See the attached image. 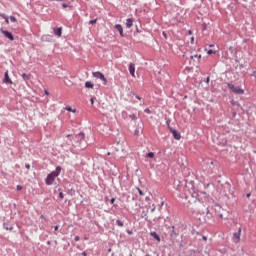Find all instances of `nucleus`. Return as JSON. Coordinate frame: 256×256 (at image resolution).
Here are the masks:
<instances>
[{
    "label": "nucleus",
    "mask_w": 256,
    "mask_h": 256,
    "mask_svg": "<svg viewBox=\"0 0 256 256\" xmlns=\"http://www.w3.org/2000/svg\"><path fill=\"white\" fill-rule=\"evenodd\" d=\"M166 125H167L169 131H171V129H173V127H171V120L170 119L166 120Z\"/></svg>",
    "instance_id": "24"
},
{
    "label": "nucleus",
    "mask_w": 256,
    "mask_h": 256,
    "mask_svg": "<svg viewBox=\"0 0 256 256\" xmlns=\"http://www.w3.org/2000/svg\"><path fill=\"white\" fill-rule=\"evenodd\" d=\"M162 35L165 39H167V33L166 32H162Z\"/></svg>",
    "instance_id": "43"
},
{
    "label": "nucleus",
    "mask_w": 256,
    "mask_h": 256,
    "mask_svg": "<svg viewBox=\"0 0 256 256\" xmlns=\"http://www.w3.org/2000/svg\"><path fill=\"white\" fill-rule=\"evenodd\" d=\"M54 244L57 245V240L54 241Z\"/></svg>",
    "instance_id": "62"
},
{
    "label": "nucleus",
    "mask_w": 256,
    "mask_h": 256,
    "mask_svg": "<svg viewBox=\"0 0 256 256\" xmlns=\"http://www.w3.org/2000/svg\"><path fill=\"white\" fill-rule=\"evenodd\" d=\"M129 118L131 119V121H135L137 119V115L136 114H131L129 116Z\"/></svg>",
    "instance_id": "26"
},
{
    "label": "nucleus",
    "mask_w": 256,
    "mask_h": 256,
    "mask_svg": "<svg viewBox=\"0 0 256 256\" xmlns=\"http://www.w3.org/2000/svg\"><path fill=\"white\" fill-rule=\"evenodd\" d=\"M65 109H66V111H69V113H76L77 112V110L71 108V106H66Z\"/></svg>",
    "instance_id": "20"
},
{
    "label": "nucleus",
    "mask_w": 256,
    "mask_h": 256,
    "mask_svg": "<svg viewBox=\"0 0 256 256\" xmlns=\"http://www.w3.org/2000/svg\"><path fill=\"white\" fill-rule=\"evenodd\" d=\"M133 18H128L127 20H126V27H127V29H131V27H133Z\"/></svg>",
    "instance_id": "15"
},
{
    "label": "nucleus",
    "mask_w": 256,
    "mask_h": 256,
    "mask_svg": "<svg viewBox=\"0 0 256 256\" xmlns=\"http://www.w3.org/2000/svg\"><path fill=\"white\" fill-rule=\"evenodd\" d=\"M40 217H41V219H45V216H43V215H41Z\"/></svg>",
    "instance_id": "59"
},
{
    "label": "nucleus",
    "mask_w": 256,
    "mask_h": 256,
    "mask_svg": "<svg viewBox=\"0 0 256 256\" xmlns=\"http://www.w3.org/2000/svg\"><path fill=\"white\" fill-rule=\"evenodd\" d=\"M217 217H219L220 219H223V214H218Z\"/></svg>",
    "instance_id": "49"
},
{
    "label": "nucleus",
    "mask_w": 256,
    "mask_h": 256,
    "mask_svg": "<svg viewBox=\"0 0 256 256\" xmlns=\"http://www.w3.org/2000/svg\"><path fill=\"white\" fill-rule=\"evenodd\" d=\"M26 169H31V165L30 164H25Z\"/></svg>",
    "instance_id": "44"
},
{
    "label": "nucleus",
    "mask_w": 256,
    "mask_h": 256,
    "mask_svg": "<svg viewBox=\"0 0 256 256\" xmlns=\"http://www.w3.org/2000/svg\"><path fill=\"white\" fill-rule=\"evenodd\" d=\"M54 35H56L57 37H61V35H63V28L62 27L55 28Z\"/></svg>",
    "instance_id": "14"
},
{
    "label": "nucleus",
    "mask_w": 256,
    "mask_h": 256,
    "mask_svg": "<svg viewBox=\"0 0 256 256\" xmlns=\"http://www.w3.org/2000/svg\"><path fill=\"white\" fill-rule=\"evenodd\" d=\"M59 191V199H64L65 198V194H63V190H61V188L58 189Z\"/></svg>",
    "instance_id": "23"
},
{
    "label": "nucleus",
    "mask_w": 256,
    "mask_h": 256,
    "mask_svg": "<svg viewBox=\"0 0 256 256\" xmlns=\"http://www.w3.org/2000/svg\"><path fill=\"white\" fill-rule=\"evenodd\" d=\"M62 169L61 166H57L55 171L50 172L45 179L46 185H53V181L57 179L58 175H61Z\"/></svg>",
    "instance_id": "1"
},
{
    "label": "nucleus",
    "mask_w": 256,
    "mask_h": 256,
    "mask_svg": "<svg viewBox=\"0 0 256 256\" xmlns=\"http://www.w3.org/2000/svg\"><path fill=\"white\" fill-rule=\"evenodd\" d=\"M21 77H22L23 81L27 82V81H29V79H31V74L23 73L21 75Z\"/></svg>",
    "instance_id": "18"
},
{
    "label": "nucleus",
    "mask_w": 256,
    "mask_h": 256,
    "mask_svg": "<svg viewBox=\"0 0 256 256\" xmlns=\"http://www.w3.org/2000/svg\"><path fill=\"white\" fill-rule=\"evenodd\" d=\"M114 28L120 33V37H125V34L123 33V26L121 24H116Z\"/></svg>",
    "instance_id": "10"
},
{
    "label": "nucleus",
    "mask_w": 256,
    "mask_h": 256,
    "mask_svg": "<svg viewBox=\"0 0 256 256\" xmlns=\"http://www.w3.org/2000/svg\"><path fill=\"white\" fill-rule=\"evenodd\" d=\"M101 81H103L104 85H107V78H105V76L104 79H102Z\"/></svg>",
    "instance_id": "40"
},
{
    "label": "nucleus",
    "mask_w": 256,
    "mask_h": 256,
    "mask_svg": "<svg viewBox=\"0 0 256 256\" xmlns=\"http://www.w3.org/2000/svg\"><path fill=\"white\" fill-rule=\"evenodd\" d=\"M129 256H133V252H130Z\"/></svg>",
    "instance_id": "60"
},
{
    "label": "nucleus",
    "mask_w": 256,
    "mask_h": 256,
    "mask_svg": "<svg viewBox=\"0 0 256 256\" xmlns=\"http://www.w3.org/2000/svg\"><path fill=\"white\" fill-rule=\"evenodd\" d=\"M69 195H75V190L72 188L68 190Z\"/></svg>",
    "instance_id": "30"
},
{
    "label": "nucleus",
    "mask_w": 256,
    "mask_h": 256,
    "mask_svg": "<svg viewBox=\"0 0 256 256\" xmlns=\"http://www.w3.org/2000/svg\"><path fill=\"white\" fill-rule=\"evenodd\" d=\"M129 73L132 77H135V64L134 63L129 64Z\"/></svg>",
    "instance_id": "12"
},
{
    "label": "nucleus",
    "mask_w": 256,
    "mask_h": 256,
    "mask_svg": "<svg viewBox=\"0 0 256 256\" xmlns=\"http://www.w3.org/2000/svg\"><path fill=\"white\" fill-rule=\"evenodd\" d=\"M190 59L193 61V65H199V62L201 61V54H195L193 56H190Z\"/></svg>",
    "instance_id": "7"
},
{
    "label": "nucleus",
    "mask_w": 256,
    "mask_h": 256,
    "mask_svg": "<svg viewBox=\"0 0 256 256\" xmlns=\"http://www.w3.org/2000/svg\"><path fill=\"white\" fill-rule=\"evenodd\" d=\"M45 95H49V91L45 90Z\"/></svg>",
    "instance_id": "56"
},
{
    "label": "nucleus",
    "mask_w": 256,
    "mask_h": 256,
    "mask_svg": "<svg viewBox=\"0 0 256 256\" xmlns=\"http://www.w3.org/2000/svg\"><path fill=\"white\" fill-rule=\"evenodd\" d=\"M209 81H211V78L208 76V77L204 80V83H207V85H209Z\"/></svg>",
    "instance_id": "33"
},
{
    "label": "nucleus",
    "mask_w": 256,
    "mask_h": 256,
    "mask_svg": "<svg viewBox=\"0 0 256 256\" xmlns=\"http://www.w3.org/2000/svg\"><path fill=\"white\" fill-rule=\"evenodd\" d=\"M75 139H76L77 141H84V140H85V133L80 132V133L76 134V135H75Z\"/></svg>",
    "instance_id": "13"
},
{
    "label": "nucleus",
    "mask_w": 256,
    "mask_h": 256,
    "mask_svg": "<svg viewBox=\"0 0 256 256\" xmlns=\"http://www.w3.org/2000/svg\"><path fill=\"white\" fill-rule=\"evenodd\" d=\"M10 21L12 23H17V18L15 16H10Z\"/></svg>",
    "instance_id": "27"
},
{
    "label": "nucleus",
    "mask_w": 256,
    "mask_h": 256,
    "mask_svg": "<svg viewBox=\"0 0 256 256\" xmlns=\"http://www.w3.org/2000/svg\"><path fill=\"white\" fill-rule=\"evenodd\" d=\"M5 19V23L7 24V25H9V17H6V18H4Z\"/></svg>",
    "instance_id": "42"
},
{
    "label": "nucleus",
    "mask_w": 256,
    "mask_h": 256,
    "mask_svg": "<svg viewBox=\"0 0 256 256\" xmlns=\"http://www.w3.org/2000/svg\"><path fill=\"white\" fill-rule=\"evenodd\" d=\"M95 23H97V19H93V20H90V21H89V24H90V25H95Z\"/></svg>",
    "instance_id": "31"
},
{
    "label": "nucleus",
    "mask_w": 256,
    "mask_h": 256,
    "mask_svg": "<svg viewBox=\"0 0 256 256\" xmlns=\"http://www.w3.org/2000/svg\"><path fill=\"white\" fill-rule=\"evenodd\" d=\"M57 231H59V225L54 226V235H57Z\"/></svg>",
    "instance_id": "29"
},
{
    "label": "nucleus",
    "mask_w": 256,
    "mask_h": 256,
    "mask_svg": "<svg viewBox=\"0 0 256 256\" xmlns=\"http://www.w3.org/2000/svg\"><path fill=\"white\" fill-rule=\"evenodd\" d=\"M169 230H170L171 239H177V237H179V233H177V231H175V226H170Z\"/></svg>",
    "instance_id": "8"
},
{
    "label": "nucleus",
    "mask_w": 256,
    "mask_h": 256,
    "mask_svg": "<svg viewBox=\"0 0 256 256\" xmlns=\"http://www.w3.org/2000/svg\"><path fill=\"white\" fill-rule=\"evenodd\" d=\"M67 137H71V134H68Z\"/></svg>",
    "instance_id": "64"
},
{
    "label": "nucleus",
    "mask_w": 256,
    "mask_h": 256,
    "mask_svg": "<svg viewBox=\"0 0 256 256\" xmlns=\"http://www.w3.org/2000/svg\"><path fill=\"white\" fill-rule=\"evenodd\" d=\"M151 213H155V205L152 206Z\"/></svg>",
    "instance_id": "45"
},
{
    "label": "nucleus",
    "mask_w": 256,
    "mask_h": 256,
    "mask_svg": "<svg viewBox=\"0 0 256 256\" xmlns=\"http://www.w3.org/2000/svg\"><path fill=\"white\" fill-rule=\"evenodd\" d=\"M85 87H86V89H93V87H95V84H93V82H91V81H86Z\"/></svg>",
    "instance_id": "17"
},
{
    "label": "nucleus",
    "mask_w": 256,
    "mask_h": 256,
    "mask_svg": "<svg viewBox=\"0 0 256 256\" xmlns=\"http://www.w3.org/2000/svg\"><path fill=\"white\" fill-rule=\"evenodd\" d=\"M90 103H91V105H94V103H95V97H92V98L90 99Z\"/></svg>",
    "instance_id": "36"
},
{
    "label": "nucleus",
    "mask_w": 256,
    "mask_h": 256,
    "mask_svg": "<svg viewBox=\"0 0 256 256\" xmlns=\"http://www.w3.org/2000/svg\"><path fill=\"white\" fill-rule=\"evenodd\" d=\"M203 239H204V241H207V238H206V236H203Z\"/></svg>",
    "instance_id": "57"
},
{
    "label": "nucleus",
    "mask_w": 256,
    "mask_h": 256,
    "mask_svg": "<svg viewBox=\"0 0 256 256\" xmlns=\"http://www.w3.org/2000/svg\"><path fill=\"white\" fill-rule=\"evenodd\" d=\"M128 235H133V231L127 230Z\"/></svg>",
    "instance_id": "46"
},
{
    "label": "nucleus",
    "mask_w": 256,
    "mask_h": 256,
    "mask_svg": "<svg viewBox=\"0 0 256 256\" xmlns=\"http://www.w3.org/2000/svg\"><path fill=\"white\" fill-rule=\"evenodd\" d=\"M150 235L154 239V241H157L158 243L161 242V236H159L157 232H150Z\"/></svg>",
    "instance_id": "9"
},
{
    "label": "nucleus",
    "mask_w": 256,
    "mask_h": 256,
    "mask_svg": "<svg viewBox=\"0 0 256 256\" xmlns=\"http://www.w3.org/2000/svg\"><path fill=\"white\" fill-rule=\"evenodd\" d=\"M135 135H139V130H135Z\"/></svg>",
    "instance_id": "53"
},
{
    "label": "nucleus",
    "mask_w": 256,
    "mask_h": 256,
    "mask_svg": "<svg viewBox=\"0 0 256 256\" xmlns=\"http://www.w3.org/2000/svg\"><path fill=\"white\" fill-rule=\"evenodd\" d=\"M142 217L147 221V211H142Z\"/></svg>",
    "instance_id": "28"
},
{
    "label": "nucleus",
    "mask_w": 256,
    "mask_h": 256,
    "mask_svg": "<svg viewBox=\"0 0 256 256\" xmlns=\"http://www.w3.org/2000/svg\"><path fill=\"white\" fill-rule=\"evenodd\" d=\"M0 33H2L6 39H9V41H15V36L10 31L1 28Z\"/></svg>",
    "instance_id": "3"
},
{
    "label": "nucleus",
    "mask_w": 256,
    "mask_h": 256,
    "mask_svg": "<svg viewBox=\"0 0 256 256\" xmlns=\"http://www.w3.org/2000/svg\"><path fill=\"white\" fill-rule=\"evenodd\" d=\"M188 34H189V35H193V31L189 30V31H188Z\"/></svg>",
    "instance_id": "51"
},
{
    "label": "nucleus",
    "mask_w": 256,
    "mask_h": 256,
    "mask_svg": "<svg viewBox=\"0 0 256 256\" xmlns=\"http://www.w3.org/2000/svg\"><path fill=\"white\" fill-rule=\"evenodd\" d=\"M3 83H6V85H13V80L9 77V70H6L4 73Z\"/></svg>",
    "instance_id": "5"
},
{
    "label": "nucleus",
    "mask_w": 256,
    "mask_h": 256,
    "mask_svg": "<svg viewBox=\"0 0 256 256\" xmlns=\"http://www.w3.org/2000/svg\"><path fill=\"white\" fill-rule=\"evenodd\" d=\"M110 203H111V205H114L115 204V198H111Z\"/></svg>",
    "instance_id": "38"
},
{
    "label": "nucleus",
    "mask_w": 256,
    "mask_h": 256,
    "mask_svg": "<svg viewBox=\"0 0 256 256\" xmlns=\"http://www.w3.org/2000/svg\"><path fill=\"white\" fill-rule=\"evenodd\" d=\"M145 201H150V198H149V197H146V198H145Z\"/></svg>",
    "instance_id": "55"
},
{
    "label": "nucleus",
    "mask_w": 256,
    "mask_h": 256,
    "mask_svg": "<svg viewBox=\"0 0 256 256\" xmlns=\"http://www.w3.org/2000/svg\"><path fill=\"white\" fill-rule=\"evenodd\" d=\"M161 205H162V206L165 205V202H161Z\"/></svg>",
    "instance_id": "63"
},
{
    "label": "nucleus",
    "mask_w": 256,
    "mask_h": 256,
    "mask_svg": "<svg viewBox=\"0 0 256 256\" xmlns=\"http://www.w3.org/2000/svg\"><path fill=\"white\" fill-rule=\"evenodd\" d=\"M246 197H248V198L251 197V194H247Z\"/></svg>",
    "instance_id": "58"
},
{
    "label": "nucleus",
    "mask_w": 256,
    "mask_h": 256,
    "mask_svg": "<svg viewBox=\"0 0 256 256\" xmlns=\"http://www.w3.org/2000/svg\"><path fill=\"white\" fill-rule=\"evenodd\" d=\"M130 95H133L134 97H136L138 99V101H141V96L135 94V92L131 91Z\"/></svg>",
    "instance_id": "25"
},
{
    "label": "nucleus",
    "mask_w": 256,
    "mask_h": 256,
    "mask_svg": "<svg viewBox=\"0 0 256 256\" xmlns=\"http://www.w3.org/2000/svg\"><path fill=\"white\" fill-rule=\"evenodd\" d=\"M62 7H63V9H67V7H69V4L63 3V4H62Z\"/></svg>",
    "instance_id": "35"
},
{
    "label": "nucleus",
    "mask_w": 256,
    "mask_h": 256,
    "mask_svg": "<svg viewBox=\"0 0 256 256\" xmlns=\"http://www.w3.org/2000/svg\"><path fill=\"white\" fill-rule=\"evenodd\" d=\"M80 239H81V237H79V236L74 237V241H80Z\"/></svg>",
    "instance_id": "39"
},
{
    "label": "nucleus",
    "mask_w": 256,
    "mask_h": 256,
    "mask_svg": "<svg viewBox=\"0 0 256 256\" xmlns=\"http://www.w3.org/2000/svg\"><path fill=\"white\" fill-rule=\"evenodd\" d=\"M146 157H148V159H153L155 157V152H148Z\"/></svg>",
    "instance_id": "22"
},
{
    "label": "nucleus",
    "mask_w": 256,
    "mask_h": 256,
    "mask_svg": "<svg viewBox=\"0 0 256 256\" xmlns=\"http://www.w3.org/2000/svg\"><path fill=\"white\" fill-rule=\"evenodd\" d=\"M238 67H239V69H243V67H245V65L240 64V65H238Z\"/></svg>",
    "instance_id": "47"
},
{
    "label": "nucleus",
    "mask_w": 256,
    "mask_h": 256,
    "mask_svg": "<svg viewBox=\"0 0 256 256\" xmlns=\"http://www.w3.org/2000/svg\"><path fill=\"white\" fill-rule=\"evenodd\" d=\"M3 228L6 229V231H13V226L9 225L7 222L3 223Z\"/></svg>",
    "instance_id": "16"
},
{
    "label": "nucleus",
    "mask_w": 256,
    "mask_h": 256,
    "mask_svg": "<svg viewBox=\"0 0 256 256\" xmlns=\"http://www.w3.org/2000/svg\"><path fill=\"white\" fill-rule=\"evenodd\" d=\"M144 112H145V113H148V114H151V110H150L149 108H146V109L144 110Z\"/></svg>",
    "instance_id": "37"
},
{
    "label": "nucleus",
    "mask_w": 256,
    "mask_h": 256,
    "mask_svg": "<svg viewBox=\"0 0 256 256\" xmlns=\"http://www.w3.org/2000/svg\"><path fill=\"white\" fill-rule=\"evenodd\" d=\"M170 133H172L173 138L176 139V141L181 140V132L175 130V128H170Z\"/></svg>",
    "instance_id": "6"
},
{
    "label": "nucleus",
    "mask_w": 256,
    "mask_h": 256,
    "mask_svg": "<svg viewBox=\"0 0 256 256\" xmlns=\"http://www.w3.org/2000/svg\"><path fill=\"white\" fill-rule=\"evenodd\" d=\"M0 17H2V19H6L7 15L1 13V14H0Z\"/></svg>",
    "instance_id": "41"
},
{
    "label": "nucleus",
    "mask_w": 256,
    "mask_h": 256,
    "mask_svg": "<svg viewBox=\"0 0 256 256\" xmlns=\"http://www.w3.org/2000/svg\"><path fill=\"white\" fill-rule=\"evenodd\" d=\"M93 77H96V79H104L105 75L103 74V72L97 71V72H93L92 73Z\"/></svg>",
    "instance_id": "11"
},
{
    "label": "nucleus",
    "mask_w": 256,
    "mask_h": 256,
    "mask_svg": "<svg viewBox=\"0 0 256 256\" xmlns=\"http://www.w3.org/2000/svg\"><path fill=\"white\" fill-rule=\"evenodd\" d=\"M136 33H141V30H139V27L136 26Z\"/></svg>",
    "instance_id": "48"
},
{
    "label": "nucleus",
    "mask_w": 256,
    "mask_h": 256,
    "mask_svg": "<svg viewBox=\"0 0 256 256\" xmlns=\"http://www.w3.org/2000/svg\"><path fill=\"white\" fill-rule=\"evenodd\" d=\"M16 189H17V191H22L23 190V186L17 185Z\"/></svg>",
    "instance_id": "34"
},
{
    "label": "nucleus",
    "mask_w": 256,
    "mask_h": 256,
    "mask_svg": "<svg viewBox=\"0 0 256 256\" xmlns=\"http://www.w3.org/2000/svg\"><path fill=\"white\" fill-rule=\"evenodd\" d=\"M205 51L207 52L208 55H216L217 54V50L205 48Z\"/></svg>",
    "instance_id": "19"
},
{
    "label": "nucleus",
    "mask_w": 256,
    "mask_h": 256,
    "mask_svg": "<svg viewBox=\"0 0 256 256\" xmlns=\"http://www.w3.org/2000/svg\"><path fill=\"white\" fill-rule=\"evenodd\" d=\"M227 87L228 89L234 93V95H244L245 94V90H243L240 87H235V84L232 83H227Z\"/></svg>",
    "instance_id": "2"
},
{
    "label": "nucleus",
    "mask_w": 256,
    "mask_h": 256,
    "mask_svg": "<svg viewBox=\"0 0 256 256\" xmlns=\"http://www.w3.org/2000/svg\"><path fill=\"white\" fill-rule=\"evenodd\" d=\"M137 189H138L139 195H141V196L145 195V193H143V190H141V188H137Z\"/></svg>",
    "instance_id": "32"
},
{
    "label": "nucleus",
    "mask_w": 256,
    "mask_h": 256,
    "mask_svg": "<svg viewBox=\"0 0 256 256\" xmlns=\"http://www.w3.org/2000/svg\"><path fill=\"white\" fill-rule=\"evenodd\" d=\"M233 243H239L241 241V227H239L237 232L233 233Z\"/></svg>",
    "instance_id": "4"
},
{
    "label": "nucleus",
    "mask_w": 256,
    "mask_h": 256,
    "mask_svg": "<svg viewBox=\"0 0 256 256\" xmlns=\"http://www.w3.org/2000/svg\"><path fill=\"white\" fill-rule=\"evenodd\" d=\"M46 245H51V241H47V242H46Z\"/></svg>",
    "instance_id": "54"
},
{
    "label": "nucleus",
    "mask_w": 256,
    "mask_h": 256,
    "mask_svg": "<svg viewBox=\"0 0 256 256\" xmlns=\"http://www.w3.org/2000/svg\"><path fill=\"white\" fill-rule=\"evenodd\" d=\"M194 41H195V38L192 37V38H191V43L193 44Z\"/></svg>",
    "instance_id": "52"
},
{
    "label": "nucleus",
    "mask_w": 256,
    "mask_h": 256,
    "mask_svg": "<svg viewBox=\"0 0 256 256\" xmlns=\"http://www.w3.org/2000/svg\"><path fill=\"white\" fill-rule=\"evenodd\" d=\"M116 225H118V227H124L125 223H123V221H121L120 219L116 220Z\"/></svg>",
    "instance_id": "21"
},
{
    "label": "nucleus",
    "mask_w": 256,
    "mask_h": 256,
    "mask_svg": "<svg viewBox=\"0 0 256 256\" xmlns=\"http://www.w3.org/2000/svg\"><path fill=\"white\" fill-rule=\"evenodd\" d=\"M210 47H215V44H211Z\"/></svg>",
    "instance_id": "61"
},
{
    "label": "nucleus",
    "mask_w": 256,
    "mask_h": 256,
    "mask_svg": "<svg viewBox=\"0 0 256 256\" xmlns=\"http://www.w3.org/2000/svg\"><path fill=\"white\" fill-rule=\"evenodd\" d=\"M82 255H83V256H87V252H86V251H83V252H82Z\"/></svg>",
    "instance_id": "50"
}]
</instances>
